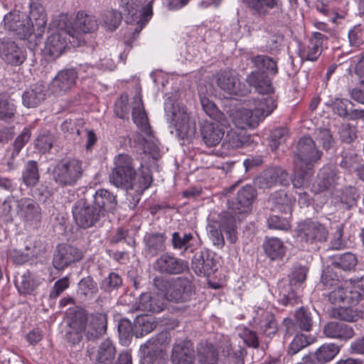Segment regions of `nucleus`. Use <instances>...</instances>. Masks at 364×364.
<instances>
[{
    "label": "nucleus",
    "instance_id": "1",
    "mask_svg": "<svg viewBox=\"0 0 364 364\" xmlns=\"http://www.w3.org/2000/svg\"><path fill=\"white\" fill-rule=\"evenodd\" d=\"M109 181L116 187L127 191L128 196L133 198L132 204L134 206L144 191L150 187L152 176L147 168H142L136 173L132 158L127 154H119L114 158V167Z\"/></svg>",
    "mask_w": 364,
    "mask_h": 364
},
{
    "label": "nucleus",
    "instance_id": "2",
    "mask_svg": "<svg viewBox=\"0 0 364 364\" xmlns=\"http://www.w3.org/2000/svg\"><path fill=\"white\" fill-rule=\"evenodd\" d=\"M321 156V153L316 148L311 138L304 136L299 139L294 156V176L292 179L294 188H305L309 184L314 164Z\"/></svg>",
    "mask_w": 364,
    "mask_h": 364
},
{
    "label": "nucleus",
    "instance_id": "3",
    "mask_svg": "<svg viewBox=\"0 0 364 364\" xmlns=\"http://www.w3.org/2000/svg\"><path fill=\"white\" fill-rule=\"evenodd\" d=\"M71 327L77 330L73 341L80 342L84 333L89 339H95L104 334L107 329V316L96 313L87 316L83 309L75 311L70 321Z\"/></svg>",
    "mask_w": 364,
    "mask_h": 364
},
{
    "label": "nucleus",
    "instance_id": "4",
    "mask_svg": "<svg viewBox=\"0 0 364 364\" xmlns=\"http://www.w3.org/2000/svg\"><path fill=\"white\" fill-rule=\"evenodd\" d=\"M120 5L127 13V23L135 26L130 30L139 34L153 16L152 0H121Z\"/></svg>",
    "mask_w": 364,
    "mask_h": 364
},
{
    "label": "nucleus",
    "instance_id": "5",
    "mask_svg": "<svg viewBox=\"0 0 364 364\" xmlns=\"http://www.w3.org/2000/svg\"><path fill=\"white\" fill-rule=\"evenodd\" d=\"M251 14L255 16L264 18L270 10L276 9L270 14V23L277 27L284 25L286 14L281 0H242Z\"/></svg>",
    "mask_w": 364,
    "mask_h": 364
},
{
    "label": "nucleus",
    "instance_id": "6",
    "mask_svg": "<svg viewBox=\"0 0 364 364\" xmlns=\"http://www.w3.org/2000/svg\"><path fill=\"white\" fill-rule=\"evenodd\" d=\"M98 28V23L96 17L87 14L82 11L77 13L76 17L70 26L65 28L68 34L71 38L69 39L73 46H80L85 44L82 34L95 31Z\"/></svg>",
    "mask_w": 364,
    "mask_h": 364
},
{
    "label": "nucleus",
    "instance_id": "7",
    "mask_svg": "<svg viewBox=\"0 0 364 364\" xmlns=\"http://www.w3.org/2000/svg\"><path fill=\"white\" fill-rule=\"evenodd\" d=\"M82 173V164L76 159L60 161L53 171V179L63 186H74Z\"/></svg>",
    "mask_w": 364,
    "mask_h": 364
},
{
    "label": "nucleus",
    "instance_id": "8",
    "mask_svg": "<svg viewBox=\"0 0 364 364\" xmlns=\"http://www.w3.org/2000/svg\"><path fill=\"white\" fill-rule=\"evenodd\" d=\"M217 118L210 117L201 127V134L207 146H214L223 139L225 129H229L230 124L225 115H215Z\"/></svg>",
    "mask_w": 364,
    "mask_h": 364
},
{
    "label": "nucleus",
    "instance_id": "9",
    "mask_svg": "<svg viewBox=\"0 0 364 364\" xmlns=\"http://www.w3.org/2000/svg\"><path fill=\"white\" fill-rule=\"evenodd\" d=\"M328 235L327 228L316 220H305L299 223L296 228V237L306 243L322 242L326 240Z\"/></svg>",
    "mask_w": 364,
    "mask_h": 364
},
{
    "label": "nucleus",
    "instance_id": "10",
    "mask_svg": "<svg viewBox=\"0 0 364 364\" xmlns=\"http://www.w3.org/2000/svg\"><path fill=\"white\" fill-rule=\"evenodd\" d=\"M168 338L167 333H162L142 345L140 348L144 355L142 364H164L166 356L164 346Z\"/></svg>",
    "mask_w": 364,
    "mask_h": 364
},
{
    "label": "nucleus",
    "instance_id": "11",
    "mask_svg": "<svg viewBox=\"0 0 364 364\" xmlns=\"http://www.w3.org/2000/svg\"><path fill=\"white\" fill-rule=\"evenodd\" d=\"M77 73L75 69L59 71L49 85V91L54 95H63L70 91L76 83Z\"/></svg>",
    "mask_w": 364,
    "mask_h": 364
},
{
    "label": "nucleus",
    "instance_id": "12",
    "mask_svg": "<svg viewBox=\"0 0 364 364\" xmlns=\"http://www.w3.org/2000/svg\"><path fill=\"white\" fill-rule=\"evenodd\" d=\"M0 56L6 63L18 66L25 61L26 52L14 41L3 39L0 41Z\"/></svg>",
    "mask_w": 364,
    "mask_h": 364
},
{
    "label": "nucleus",
    "instance_id": "13",
    "mask_svg": "<svg viewBox=\"0 0 364 364\" xmlns=\"http://www.w3.org/2000/svg\"><path fill=\"white\" fill-rule=\"evenodd\" d=\"M154 283L156 287L161 291L163 297L167 300L178 302L186 299L185 289L186 282L185 281L177 279L168 282L163 279H156Z\"/></svg>",
    "mask_w": 364,
    "mask_h": 364
},
{
    "label": "nucleus",
    "instance_id": "14",
    "mask_svg": "<svg viewBox=\"0 0 364 364\" xmlns=\"http://www.w3.org/2000/svg\"><path fill=\"white\" fill-rule=\"evenodd\" d=\"M68 31H58L50 34L46 39L43 48V53L50 60H55L60 57L67 48Z\"/></svg>",
    "mask_w": 364,
    "mask_h": 364
},
{
    "label": "nucleus",
    "instance_id": "15",
    "mask_svg": "<svg viewBox=\"0 0 364 364\" xmlns=\"http://www.w3.org/2000/svg\"><path fill=\"white\" fill-rule=\"evenodd\" d=\"M74 219L77 225L82 228H88L95 224L101 215L96 207L78 202L73 210Z\"/></svg>",
    "mask_w": 364,
    "mask_h": 364
},
{
    "label": "nucleus",
    "instance_id": "16",
    "mask_svg": "<svg viewBox=\"0 0 364 364\" xmlns=\"http://www.w3.org/2000/svg\"><path fill=\"white\" fill-rule=\"evenodd\" d=\"M278 183L282 186L289 184L288 173L279 168L267 169L255 179V186L263 189L272 188Z\"/></svg>",
    "mask_w": 364,
    "mask_h": 364
},
{
    "label": "nucleus",
    "instance_id": "17",
    "mask_svg": "<svg viewBox=\"0 0 364 364\" xmlns=\"http://www.w3.org/2000/svg\"><path fill=\"white\" fill-rule=\"evenodd\" d=\"M82 252L78 249L68 245H60L54 255L53 264L55 269H63L73 262L82 258Z\"/></svg>",
    "mask_w": 364,
    "mask_h": 364
},
{
    "label": "nucleus",
    "instance_id": "18",
    "mask_svg": "<svg viewBox=\"0 0 364 364\" xmlns=\"http://www.w3.org/2000/svg\"><path fill=\"white\" fill-rule=\"evenodd\" d=\"M328 37L319 32H314L306 47L299 50V55L303 60L316 61L321 55L324 40Z\"/></svg>",
    "mask_w": 364,
    "mask_h": 364
},
{
    "label": "nucleus",
    "instance_id": "19",
    "mask_svg": "<svg viewBox=\"0 0 364 364\" xmlns=\"http://www.w3.org/2000/svg\"><path fill=\"white\" fill-rule=\"evenodd\" d=\"M29 8V14L26 18L32 23L36 30V36L41 37L44 33L47 23L44 7L39 0H31Z\"/></svg>",
    "mask_w": 364,
    "mask_h": 364
},
{
    "label": "nucleus",
    "instance_id": "20",
    "mask_svg": "<svg viewBox=\"0 0 364 364\" xmlns=\"http://www.w3.org/2000/svg\"><path fill=\"white\" fill-rule=\"evenodd\" d=\"M154 267L162 273L177 274L186 271L188 266L182 259L169 255H163L156 260Z\"/></svg>",
    "mask_w": 364,
    "mask_h": 364
},
{
    "label": "nucleus",
    "instance_id": "21",
    "mask_svg": "<svg viewBox=\"0 0 364 364\" xmlns=\"http://www.w3.org/2000/svg\"><path fill=\"white\" fill-rule=\"evenodd\" d=\"M208 220L207 231L210 239L215 246L222 248L225 244L224 237L222 234V230L224 228L223 213L219 215H217L215 213H210Z\"/></svg>",
    "mask_w": 364,
    "mask_h": 364
},
{
    "label": "nucleus",
    "instance_id": "22",
    "mask_svg": "<svg viewBox=\"0 0 364 364\" xmlns=\"http://www.w3.org/2000/svg\"><path fill=\"white\" fill-rule=\"evenodd\" d=\"M246 82L259 94L265 95L273 92L272 80L264 71H252L247 75Z\"/></svg>",
    "mask_w": 364,
    "mask_h": 364
},
{
    "label": "nucleus",
    "instance_id": "23",
    "mask_svg": "<svg viewBox=\"0 0 364 364\" xmlns=\"http://www.w3.org/2000/svg\"><path fill=\"white\" fill-rule=\"evenodd\" d=\"M255 196V191L251 186H246L240 189L237 194V201L228 212L234 215H243L250 210L252 202Z\"/></svg>",
    "mask_w": 364,
    "mask_h": 364
},
{
    "label": "nucleus",
    "instance_id": "24",
    "mask_svg": "<svg viewBox=\"0 0 364 364\" xmlns=\"http://www.w3.org/2000/svg\"><path fill=\"white\" fill-rule=\"evenodd\" d=\"M46 85L43 82L31 85L22 95L23 105L27 107L38 106L46 99Z\"/></svg>",
    "mask_w": 364,
    "mask_h": 364
},
{
    "label": "nucleus",
    "instance_id": "25",
    "mask_svg": "<svg viewBox=\"0 0 364 364\" xmlns=\"http://www.w3.org/2000/svg\"><path fill=\"white\" fill-rule=\"evenodd\" d=\"M18 215L26 223H38L41 220L40 207L31 198H22L19 200Z\"/></svg>",
    "mask_w": 364,
    "mask_h": 364
},
{
    "label": "nucleus",
    "instance_id": "26",
    "mask_svg": "<svg viewBox=\"0 0 364 364\" xmlns=\"http://www.w3.org/2000/svg\"><path fill=\"white\" fill-rule=\"evenodd\" d=\"M230 130L225 129L227 133L224 136L223 141V147L228 150H235L246 146L250 139V136L246 134L242 131H240L237 128H230Z\"/></svg>",
    "mask_w": 364,
    "mask_h": 364
},
{
    "label": "nucleus",
    "instance_id": "27",
    "mask_svg": "<svg viewBox=\"0 0 364 364\" xmlns=\"http://www.w3.org/2000/svg\"><path fill=\"white\" fill-rule=\"evenodd\" d=\"M324 335L330 338L347 341L354 336L353 329L348 325L342 322L331 321L325 325Z\"/></svg>",
    "mask_w": 364,
    "mask_h": 364
},
{
    "label": "nucleus",
    "instance_id": "28",
    "mask_svg": "<svg viewBox=\"0 0 364 364\" xmlns=\"http://www.w3.org/2000/svg\"><path fill=\"white\" fill-rule=\"evenodd\" d=\"M214 78L218 86L226 92L235 95L245 94V92H242L237 90L236 87L237 79L230 70H221L214 75Z\"/></svg>",
    "mask_w": 364,
    "mask_h": 364
},
{
    "label": "nucleus",
    "instance_id": "29",
    "mask_svg": "<svg viewBox=\"0 0 364 364\" xmlns=\"http://www.w3.org/2000/svg\"><path fill=\"white\" fill-rule=\"evenodd\" d=\"M331 289L328 293L329 301L332 304L346 303L351 306L349 301L350 284L345 282L334 281L331 284Z\"/></svg>",
    "mask_w": 364,
    "mask_h": 364
},
{
    "label": "nucleus",
    "instance_id": "30",
    "mask_svg": "<svg viewBox=\"0 0 364 364\" xmlns=\"http://www.w3.org/2000/svg\"><path fill=\"white\" fill-rule=\"evenodd\" d=\"M172 124L176 129V134L181 139L192 136L195 134L196 122L189 115H173Z\"/></svg>",
    "mask_w": 364,
    "mask_h": 364
},
{
    "label": "nucleus",
    "instance_id": "31",
    "mask_svg": "<svg viewBox=\"0 0 364 364\" xmlns=\"http://www.w3.org/2000/svg\"><path fill=\"white\" fill-rule=\"evenodd\" d=\"M171 360L173 364H193V349L189 342H182L174 345Z\"/></svg>",
    "mask_w": 364,
    "mask_h": 364
},
{
    "label": "nucleus",
    "instance_id": "32",
    "mask_svg": "<svg viewBox=\"0 0 364 364\" xmlns=\"http://www.w3.org/2000/svg\"><path fill=\"white\" fill-rule=\"evenodd\" d=\"M93 207H96L101 215L107 212H112L116 206L115 197L108 191L100 189L94 195Z\"/></svg>",
    "mask_w": 364,
    "mask_h": 364
},
{
    "label": "nucleus",
    "instance_id": "33",
    "mask_svg": "<svg viewBox=\"0 0 364 364\" xmlns=\"http://www.w3.org/2000/svg\"><path fill=\"white\" fill-rule=\"evenodd\" d=\"M235 128L243 131L255 129L263 120L264 115H225Z\"/></svg>",
    "mask_w": 364,
    "mask_h": 364
},
{
    "label": "nucleus",
    "instance_id": "34",
    "mask_svg": "<svg viewBox=\"0 0 364 364\" xmlns=\"http://www.w3.org/2000/svg\"><path fill=\"white\" fill-rule=\"evenodd\" d=\"M256 315L254 316L255 323L259 325L263 333L270 336L276 333V323L270 312L258 307L256 310Z\"/></svg>",
    "mask_w": 364,
    "mask_h": 364
},
{
    "label": "nucleus",
    "instance_id": "35",
    "mask_svg": "<svg viewBox=\"0 0 364 364\" xmlns=\"http://www.w3.org/2000/svg\"><path fill=\"white\" fill-rule=\"evenodd\" d=\"M249 114H272L277 108L276 101L270 97L249 101Z\"/></svg>",
    "mask_w": 364,
    "mask_h": 364
},
{
    "label": "nucleus",
    "instance_id": "36",
    "mask_svg": "<svg viewBox=\"0 0 364 364\" xmlns=\"http://www.w3.org/2000/svg\"><path fill=\"white\" fill-rule=\"evenodd\" d=\"M250 61L257 70L264 71L271 75L278 73L277 62L266 55H257L250 58Z\"/></svg>",
    "mask_w": 364,
    "mask_h": 364
},
{
    "label": "nucleus",
    "instance_id": "37",
    "mask_svg": "<svg viewBox=\"0 0 364 364\" xmlns=\"http://www.w3.org/2000/svg\"><path fill=\"white\" fill-rule=\"evenodd\" d=\"M263 246L265 254L271 259H282L286 252L283 242L277 237L267 238Z\"/></svg>",
    "mask_w": 364,
    "mask_h": 364
},
{
    "label": "nucleus",
    "instance_id": "38",
    "mask_svg": "<svg viewBox=\"0 0 364 364\" xmlns=\"http://www.w3.org/2000/svg\"><path fill=\"white\" fill-rule=\"evenodd\" d=\"M136 305L139 311L152 313L160 312L164 306L162 302L152 297L149 293L141 294Z\"/></svg>",
    "mask_w": 364,
    "mask_h": 364
},
{
    "label": "nucleus",
    "instance_id": "39",
    "mask_svg": "<svg viewBox=\"0 0 364 364\" xmlns=\"http://www.w3.org/2000/svg\"><path fill=\"white\" fill-rule=\"evenodd\" d=\"M192 268L196 273L209 274L215 269V263L208 254H200L193 257Z\"/></svg>",
    "mask_w": 364,
    "mask_h": 364
},
{
    "label": "nucleus",
    "instance_id": "40",
    "mask_svg": "<svg viewBox=\"0 0 364 364\" xmlns=\"http://www.w3.org/2000/svg\"><path fill=\"white\" fill-rule=\"evenodd\" d=\"M116 350L109 340L103 341L98 350L97 364H112Z\"/></svg>",
    "mask_w": 364,
    "mask_h": 364
},
{
    "label": "nucleus",
    "instance_id": "41",
    "mask_svg": "<svg viewBox=\"0 0 364 364\" xmlns=\"http://www.w3.org/2000/svg\"><path fill=\"white\" fill-rule=\"evenodd\" d=\"M339 351L338 346L334 343H325L316 350L314 355L318 363H325L333 360Z\"/></svg>",
    "mask_w": 364,
    "mask_h": 364
},
{
    "label": "nucleus",
    "instance_id": "42",
    "mask_svg": "<svg viewBox=\"0 0 364 364\" xmlns=\"http://www.w3.org/2000/svg\"><path fill=\"white\" fill-rule=\"evenodd\" d=\"M198 358L200 364H216L218 353L210 343H201L198 348Z\"/></svg>",
    "mask_w": 364,
    "mask_h": 364
},
{
    "label": "nucleus",
    "instance_id": "43",
    "mask_svg": "<svg viewBox=\"0 0 364 364\" xmlns=\"http://www.w3.org/2000/svg\"><path fill=\"white\" fill-rule=\"evenodd\" d=\"M269 34L266 43L267 50L271 54H277L281 50L284 41V35L279 31H272L270 25L266 28Z\"/></svg>",
    "mask_w": 364,
    "mask_h": 364
},
{
    "label": "nucleus",
    "instance_id": "44",
    "mask_svg": "<svg viewBox=\"0 0 364 364\" xmlns=\"http://www.w3.org/2000/svg\"><path fill=\"white\" fill-rule=\"evenodd\" d=\"M269 200L274 205L275 208H277L286 214L291 215L294 200L284 191L276 192L271 196Z\"/></svg>",
    "mask_w": 364,
    "mask_h": 364
},
{
    "label": "nucleus",
    "instance_id": "45",
    "mask_svg": "<svg viewBox=\"0 0 364 364\" xmlns=\"http://www.w3.org/2000/svg\"><path fill=\"white\" fill-rule=\"evenodd\" d=\"M223 219H224L223 230L226 232L228 240L231 243L235 242L237 237L235 228L237 220H240V217L225 211L223 212Z\"/></svg>",
    "mask_w": 364,
    "mask_h": 364
},
{
    "label": "nucleus",
    "instance_id": "46",
    "mask_svg": "<svg viewBox=\"0 0 364 364\" xmlns=\"http://www.w3.org/2000/svg\"><path fill=\"white\" fill-rule=\"evenodd\" d=\"M19 200L14 197H8L0 205V216L4 217L6 220H10L13 216L18 215Z\"/></svg>",
    "mask_w": 364,
    "mask_h": 364
},
{
    "label": "nucleus",
    "instance_id": "47",
    "mask_svg": "<svg viewBox=\"0 0 364 364\" xmlns=\"http://www.w3.org/2000/svg\"><path fill=\"white\" fill-rule=\"evenodd\" d=\"M349 301L351 306L357 305L360 301L364 300V279L350 282Z\"/></svg>",
    "mask_w": 364,
    "mask_h": 364
},
{
    "label": "nucleus",
    "instance_id": "48",
    "mask_svg": "<svg viewBox=\"0 0 364 364\" xmlns=\"http://www.w3.org/2000/svg\"><path fill=\"white\" fill-rule=\"evenodd\" d=\"M332 110L334 114H358L354 105L346 99H336L332 104ZM359 114H364V110H360Z\"/></svg>",
    "mask_w": 364,
    "mask_h": 364
},
{
    "label": "nucleus",
    "instance_id": "49",
    "mask_svg": "<svg viewBox=\"0 0 364 364\" xmlns=\"http://www.w3.org/2000/svg\"><path fill=\"white\" fill-rule=\"evenodd\" d=\"M336 181V173L328 167L323 168L318 174V189H314V191H322L328 188L330 186L334 183Z\"/></svg>",
    "mask_w": 364,
    "mask_h": 364
},
{
    "label": "nucleus",
    "instance_id": "50",
    "mask_svg": "<svg viewBox=\"0 0 364 364\" xmlns=\"http://www.w3.org/2000/svg\"><path fill=\"white\" fill-rule=\"evenodd\" d=\"M102 21L108 30L114 31L121 23L122 14L114 9L106 11L102 14Z\"/></svg>",
    "mask_w": 364,
    "mask_h": 364
},
{
    "label": "nucleus",
    "instance_id": "51",
    "mask_svg": "<svg viewBox=\"0 0 364 364\" xmlns=\"http://www.w3.org/2000/svg\"><path fill=\"white\" fill-rule=\"evenodd\" d=\"M39 179L37 164L31 161L26 164L23 172V180L26 186H34Z\"/></svg>",
    "mask_w": 364,
    "mask_h": 364
},
{
    "label": "nucleus",
    "instance_id": "52",
    "mask_svg": "<svg viewBox=\"0 0 364 364\" xmlns=\"http://www.w3.org/2000/svg\"><path fill=\"white\" fill-rule=\"evenodd\" d=\"M97 292V286L90 277L84 278L79 282L78 294L85 298H92Z\"/></svg>",
    "mask_w": 364,
    "mask_h": 364
},
{
    "label": "nucleus",
    "instance_id": "53",
    "mask_svg": "<svg viewBox=\"0 0 364 364\" xmlns=\"http://www.w3.org/2000/svg\"><path fill=\"white\" fill-rule=\"evenodd\" d=\"M16 30L14 33L21 39H25L29 37L32 33L36 35V30L33 27L32 23L29 22L26 18H21L16 26Z\"/></svg>",
    "mask_w": 364,
    "mask_h": 364
},
{
    "label": "nucleus",
    "instance_id": "54",
    "mask_svg": "<svg viewBox=\"0 0 364 364\" xmlns=\"http://www.w3.org/2000/svg\"><path fill=\"white\" fill-rule=\"evenodd\" d=\"M288 129L285 127H279L273 129L270 134V146L276 150L278 146L284 142L288 136Z\"/></svg>",
    "mask_w": 364,
    "mask_h": 364
},
{
    "label": "nucleus",
    "instance_id": "55",
    "mask_svg": "<svg viewBox=\"0 0 364 364\" xmlns=\"http://www.w3.org/2000/svg\"><path fill=\"white\" fill-rule=\"evenodd\" d=\"M296 321L299 327L304 331H309L312 326V318L309 312L303 308L296 312Z\"/></svg>",
    "mask_w": 364,
    "mask_h": 364
},
{
    "label": "nucleus",
    "instance_id": "56",
    "mask_svg": "<svg viewBox=\"0 0 364 364\" xmlns=\"http://www.w3.org/2000/svg\"><path fill=\"white\" fill-rule=\"evenodd\" d=\"M24 15L19 11H11L6 14L4 17V26L6 30L14 32L16 30V26L21 18H23Z\"/></svg>",
    "mask_w": 364,
    "mask_h": 364
},
{
    "label": "nucleus",
    "instance_id": "57",
    "mask_svg": "<svg viewBox=\"0 0 364 364\" xmlns=\"http://www.w3.org/2000/svg\"><path fill=\"white\" fill-rule=\"evenodd\" d=\"M164 111L166 114H186L185 106L171 97L165 100Z\"/></svg>",
    "mask_w": 364,
    "mask_h": 364
},
{
    "label": "nucleus",
    "instance_id": "58",
    "mask_svg": "<svg viewBox=\"0 0 364 364\" xmlns=\"http://www.w3.org/2000/svg\"><path fill=\"white\" fill-rule=\"evenodd\" d=\"M53 143V136L48 132L40 134L35 141V146L41 152L48 151Z\"/></svg>",
    "mask_w": 364,
    "mask_h": 364
},
{
    "label": "nucleus",
    "instance_id": "59",
    "mask_svg": "<svg viewBox=\"0 0 364 364\" xmlns=\"http://www.w3.org/2000/svg\"><path fill=\"white\" fill-rule=\"evenodd\" d=\"M268 227L271 229L288 230L291 228L288 218H282L278 215H272L267 219Z\"/></svg>",
    "mask_w": 364,
    "mask_h": 364
},
{
    "label": "nucleus",
    "instance_id": "60",
    "mask_svg": "<svg viewBox=\"0 0 364 364\" xmlns=\"http://www.w3.org/2000/svg\"><path fill=\"white\" fill-rule=\"evenodd\" d=\"M137 90L135 96L133 97L130 109H132V114H146L144 105L142 101L141 89L140 85H137Z\"/></svg>",
    "mask_w": 364,
    "mask_h": 364
},
{
    "label": "nucleus",
    "instance_id": "61",
    "mask_svg": "<svg viewBox=\"0 0 364 364\" xmlns=\"http://www.w3.org/2000/svg\"><path fill=\"white\" fill-rule=\"evenodd\" d=\"M309 344V343L304 335H297L290 343L288 353L291 355H295Z\"/></svg>",
    "mask_w": 364,
    "mask_h": 364
},
{
    "label": "nucleus",
    "instance_id": "62",
    "mask_svg": "<svg viewBox=\"0 0 364 364\" xmlns=\"http://www.w3.org/2000/svg\"><path fill=\"white\" fill-rule=\"evenodd\" d=\"M135 326H139L141 331V335L151 331L156 326L152 318L147 316H138L135 321Z\"/></svg>",
    "mask_w": 364,
    "mask_h": 364
},
{
    "label": "nucleus",
    "instance_id": "63",
    "mask_svg": "<svg viewBox=\"0 0 364 364\" xmlns=\"http://www.w3.org/2000/svg\"><path fill=\"white\" fill-rule=\"evenodd\" d=\"M336 262L343 269L349 270L355 266L357 259L353 254L347 252L342 255Z\"/></svg>",
    "mask_w": 364,
    "mask_h": 364
},
{
    "label": "nucleus",
    "instance_id": "64",
    "mask_svg": "<svg viewBox=\"0 0 364 364\" xmlns=\"http://www.w3.org/2000/svg\"><path fill=\"white\" fill-rule=\"evenodd\" d=\"M121 277L116 273L112 272L102 282V288L110 291L113 289L118 288L122 284Z\"/></svg>",
    "mask_w": 364,
    "mask_h": 364
}]
</instances>
